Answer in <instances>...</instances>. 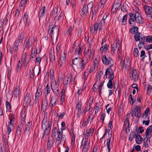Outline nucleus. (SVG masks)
I'll return each instance as SVG.
<instances>
[{
  "label": "nucleus",
  "mask_w": 152,
  "mask_h": 152,
  "mask_svg": "<svg viewBox=\"0 0 152 152\" xmlns=\"http://www.w3.org/2000/svg\"><path fill=\"white\" fill-rule=\"evenodd\" d=\"M47 116L45 115L42 123V129L44 130L43 137L47 136L49 133L51 129L52 122L49 121L47 124Z\"/></svg>",
  "instance_id": "1"
},
{
  "label": "nucleus",
  "mask_w": 152,
  "mask_h": 152,
  "mask_svg": "<svg viewBox=\"0 0 152 152\" xmlns=\"http://www.w3.org/2000/svg\"><path fill=\"white\" fill-rule=\"evenodd\" d=\"M36 40V38L34 37L26 38L24 41L23 45V52H29L30 48L34 43Z\"/></svg>",
  "instance_id": "2"
},
{
  "label": "nucleus",
  "mask_w": 152,
  "mask_h": 152,
  "mask_svg": "<svg viewBox=\"0 0 152 152\" xmlns=\"http://www.w3.org/2000/svg\"><path fill=\"white\" fill-rule=\"evenodd\" d=\"M51 25L50 24L48 28V34L50 35L51 39H53L55 36H57L59 33V28L58 25H55L53 26L50 27Z\"/></svg>",
  "instance_id": "3"
},
{
  "label": "nucleus",
  "mask_w": 152,
  "mask_h": 152,
  "mask_svg": "<svg viewBox=\"0 0 152 152\" xmlns=\"http://www.w3.org/2000/svg\"><path fill=\"white\" fill-rule=\"evenodd\" d=\"M132 109L131 113V115L132 117L136 116L137 118L140 117L141 116V108L139 106H135Z\"/></svg>",
  "instance_id": "4"
},
{
  "label": "nucleus",
  "mask_w": 152,
  "mask_h": 152,
  "mask_svg": "<svg viewBox=\"0 0 152 152\" xmlns=\"http://www.w3.org/2000/svg\"><path fill=\"white\" fill-rule=\"evenodd\" d=\"M113 78H108L109 80L107 84V86L108 88L110 89H112L113 87V90L116 91L118 89V85L116 83V81H114L113 83L112 80Z\"/></svg>",
  "instance_id": "5"
},
{
  "label": "nucleus",
  "mask_w": 152,
  "mask_h": 152,
  "mask_svg": "<svg viewBox=\"0 0 152 152\" xmlns=\"http://www.w3.org/2000/svg\"><path fill=\"white\" fill-rule=\"evenodd\" d=\"M63 132L59 131L57 134V137L56 139V144L57 146H58L61 142H65L66 140L65 137L62 135Z\"/></svg>",
  "instance_id": "6"
},
{
  "label": "nucleus",
  "mask_w": 152,
  "mask_h": 152,
  "mask_svg": "<svg viewBox=\"0 0 152 152\" xmlns=\"http://www.w3.org/2000/svg\"><path fill=\"white\" fill-rule=\"evenodd\" d=\"M50 86L53 92L57 95L59 90L58 86L57 84L56 80L50 81Z\"/></svg>",
  "instance_id": "7"
},
{
  "label": "nucleus",
  "mask_w": 152,
  "mask_h": 152,
  "mask_svg": "<svg viewBox=\"0 0 152 152\" xmlns=\"http://www.w3.org/2000/svg\"><path fill=\"white\" fill-rule=\"evenodd\" d=\"M92 5L93 4L92 3H90L88 4L87 7L86 5L84 4L81 10L80 15L82 17H85L88 12V6H92Z\"/></svg>",
  "instance_id": "8"
},
{
  "label": "nucleus",
  "mask_w": 152,
  "mask_h": 152,
  "mask_svg": "<svg viewBox=\"0 0 152 152\" xmlns=\"http://www.w3.org/2000/svg\"><path fill=\"white\" fill-rule=\"evenodd\" d=\"M109 75L108 78H114V73L112 69L110 68H107L105 72V74L103 78L104 79L107 78V75Z\"/></svg>",
  "instance_id": "9"
},
{
  "label": "nucleus",
  "mask_w": 152,
  "mask_h": 152,
  "mask_svg": "<svg viewBox=\"0 0 152 152\" xmlns=\"http://www.w3.org/2000/svg\"><path fill=\"white\" fill-rule=\"evenodd\" d=\"M129 19L128 22L130 25L134 26L135 24L136 17L135 13L134 14L132 12H130L129 14Z\"/></svg>",
  "instance_id": "10"
},
{
  "label": "nucleus",
  "mask_w": 152,
  "mask_h": 152,
  "mask_svg": "<svg viewBox=\"0 0 152 152\" xmlns=\"http://www.w3.org/2000/svg\"><path fill=\"white\" fill-rule=\"evenodd\" d=\"M121 40H116L111 45V47H113V48H114L116 49H118V51H119V53H120V50L121 48Z\"/></svg>",
  "instance_id": "11"
},
{
  "label": "nucleus",
  "mask_w": 152,
  "mask_h": 152,
  "mask_svg": "<svg viewBox=\"0 0 152 152\" xmlns=\"http://www.w3.org/2000/svg\"><path fill=\"white\" fill-rule=\"evenodd\" d=\"M41 50V49L39 47L36 48H33L31 53V57H33L34 56L39 57L40 56L39 54L40 53Z\"/></svg>",
  "instance_id": "12"
},
{
  "label": "nucleus",
  "mask_w": 152,
  "mask_h": 152,
  "mask_svg": "<svg viewBox=\"0 0 152 152\" xmlns=\"http://www.w3.org/2000/svg\"><path fill=\"white\" fill-rule=\"evenodd\" d=\"M145 14L148 15H149L151 18L152 17V7L148 5H145L143 7Z\"/></svg>",
  "instance_id": "13"
},
{
  "label": "nucleus",
  "mask_w": 152,
  "mask_h": 152,
  "mask_svg": "<svg viewBox=\"0 0 152 152\" xmlns=\"http://www.w3.org/2000/svg\"><path fill=\"white\" fill-rule=\"evenodd\" d=\"M19 43L17 41H15L14 42V46L13 48V50L14 51V57H16L18 56L19 53L18 45Z\"/></svg>",
  "instance_id": "14"
},
{
  "label": "nucleus",
  "mask_w": 152,
  "mask_h": 152,
  "mask_svg": "<svg viewBox=\"0 0 152 152\" xmlns=\"http://www.w3.org/2000/svg\"><path fill=\"white\" fill-rule=\"evenodd\" d=\"M102 60L103 64H104L113 65V61L111 58H102Z\"/></svg>",
  "instance_id": "15"
},
{
  "label": "nucleus",
  "mask_w": 152,
  "mask_h": 152,
  "mask_svg": "<svg viewBox=\"0 0 152 152\" xmlns=\"http://www.w3.org/2000/svg\"><path fill=\"white\" fill-rule=\"evenodd\" d=\"M58 99L57 96H52L51 97L50 103L49 104V106L51 107V108L52 109L53 106L56 105V103L58 101Z\"/></svg>",
  "instance_id": "16"
},
{
  "label": "nucleus",
  "mask_w": 152,
  "mask_h": 152,
  "mask_svg": "<svg viewBox=\"0 0 152 152\" xmlns=\"http://www.w3.org/2000/svg\"><path fill=\"white\" fill-rule=\"evenodd\" d=\"M102 105L103 104L100 102L95 104L94 106L95 114H96L100 111L101 109H102Z\"/></svg>",
  "instance_id": "17"
},
{
  "label": "nucleus",
  "mask_w": 152,
  "mask_h": 152,
  "mask_svg": "<svg viewBox=\"0 0 152 152\" xmlns=\"http://www.w3.org/2000/svg\"><path fill=\"white\" fill-rule=\"evenodd\" d=\"M13 95L15 97H19L20 93V88L19 86H17L15 87L13 91Z\"/></svg>",
  "instance_id": "18"
},
{
  "label": "nucleus",
  "mask_w": 152,
  "mask_h": 152,
  "mask_svg": "<svg viewBox=\"0 0 152 152\" xmlns=\"http://www.w3.org/2000/svg\"><path fill=\"white\" fill-rule=\"evenodd\" d=\"M48 102L47 98H45V100L43 101L41 104V110L43 112H45L47 108Z\"/></svg>",
  "instance_id": "19"
},
{
  "label": "nucleus",
  "mask_w": 152,
  "mask_h": 152,
  "mask_svg": "<svg viewBox=\"0 0 152 152\" xmlns=\"http://www.w3.org/2000/svg\"><path fill=\"white\" fill-rule=\"evenodd\" d=\"M135 16H136L135 21L138 23L139 24H142L143 23V22L142 20V17L141 15L139 12H135Z\"/></svg>",
  "instance_id": "20"
},
{
  "label": "nucleus",
  "mask_w": 152,
  "mask_h": 152,
  "mask_svg": "<svg viewBox=\"0 0 152 152\" xmlns=\"http://www.w3.org/2000/svg\"><path fill=\"white\" fill-rule=\"evenodd\" d=\"M146 137H151L152 136V125L148 126L145 131Z\"/></svg>",
  "instance_id": "21"
},
{
  "label": "nucleus",
  "mask_w": 152,
  "mask_h": 152,
  "mask_svg": "<svg viewBox=\"0 0 152 152\" xmlns=\"http://www.w3.org/2000/svg\"><path fill=\"white\" fill-rule=\"evenodd\" d=\"M58 7L56 6L54 7L52 11V13L50 14V16L53 18H55L58 15Z\"/></svg>",
  "instance_id": "22"
},
{
  "label": "nucleus",
  "mask_w": 152,
  "mask_h": 152,
  "mask_svg": "<svg viewBox=\"0 0 152 152\" xmlns=\"http://www.w3.org/2000/svg\"><path fill=\"white\" fill-rule=\"evenodd\" d=\"M31 98L30 94L29 93H27L24 97V102L27 104H29L31 101Z\"/></svg>",
  "instance_id": "23"
},
{
  "label": "nucleus",
  "mask_w": 152,
  "mask_h": 152,
  "mask_svg": "<svg viewBox=\"0 0 152 152\" xmlns=\"http://www.w3.org/2000/svg\"><path fill=\"white\" fill-rule=\"evenodd\" d=\"M60 131L59 130H58L56 126H55V125L53 126V128L52 130V136L53 137H55L57 134H58V132Z\"/></svg>",
  "instance_id": "24"
},
{
  "label": "nucleus",
  "mask_w": 152,
  "mask_h": 152,
  "mask_svg": "<svg viewBox=\"0 0 152 152\" xmlns=\"http://www.w3.org/2000/svg\"><path fill=\"white\" fill-rule=\"evenodd\" d=\"M45 6H44L42 8H41L39 11V18L44 17L45 15Z\"/></svg>",
  "instance_id": "25"
},
{
  "label": "nucleus",
  "mask_w": 152,
  "mask_h": 152,
  "mask_svg": "<svg viewBox=\"0 0 152 152\" xmlns=\"http://www.w3.org/2000/svg\"><path fill=\"white\" fill-rule=\"evenodd\" d=\"M108 134L109 138L107 140V145L108 152H110V144L112 135L111 133L109 134V132H108Z\"/></svg>",
  "instance_id": "26"
},
{
  "label": "nucleus",
  "mask_w": 152,
  "mask_h": 152,
  "mask_svg": "<svg viewBox=\"0 0 152 152\" xmlns=\"http://www.w3.org/2000/svg\"><path fill=\"white\" fill-rule=\"evenodd\" d=\"M51 90L48 84L46 85V87L44 89V94H45V97H47L48 94H50Z\"/></svg>",
  "instance_id": "27"
},
{
  "label": "nucleus",
  "mask_w": 152,
  "mask_h": 152,
  "mask_svg": "<svg viewBox=\"0 0 152 152\" xmlns=\"http://www.w3.org/2000/svg\"><path fill=\"white\" fill-rule=\"evenodd\" d=\"M15 115L13 114H12L9 117L10 122L9 123L8 125L13 126L15 122Z\"/></svg>",
  "instance_id": "28"
},
{
  "label": "nucleus",
  "mask_w": 152,
  "mask_h": 152,
  "mask_svg": "<svg viewBox=\"0 0 152 152\" xmlns=\"http://www.w3.org/2000/svg\"><path fill=\"white\" fill-rule=\"evenodd\" d=\"M23 113L24 114H23V113H21V118L20 119V124L18 125L20 126H21L23 127L25 123V118L26 115L24 112Z\"/></svg>",
  "instance_id": "29"
},
{
  "label": "nucleus",
  "mask_w": 152,
  "mask_h": 152,
  "mask_svg": "<svg viewBox=\"0 0 152 152\" xmlns=\"http://www.w3.org/2000/svg\"><path fill=\"white\" fill-rule=\"evenodd\" d=\"M132 77L135 81H137L138 80V75L136 72V69H133L132 73Z\"/></svg>",
  "instance_id": "30"
},
{
  "label": "nucleus",
  "mask_w": 152,
  "mask_h": 152,
  "mask_svg": "<svg viewBox=\"0 0 152 152\" xmlns=\"http://www.w3.org/2000/svg\"><path fill=\"white\" fill-rule=\"evenodd\" d=\"M102 78V75L101 74H99L98 75L96 76V81L94 85V87L95 85H97V86H99L100 83L101 79Z\"/></svg>",
  "instance_id": "31"
},
{
  "label": "nucleus",
  "mask_w": 152,
  "mask_h": 152,
  "mask_svg": "<svg viewBox=\"0 0 152 152\" xmlns=\"http://www.w3.org/2000/svg\"><path fill=\"white\" fill-rule=\"evenodd\" d=\"M31 125L32 123H31L30 122H28L25 125V129L24 131L25 133H28V132L30 130Z\"/></svg>",
  "instance_id": "32"
},
{
  "label": "nucleus",
  "mask_w": 152,
  "mask_h": 152,
  "mask_svg": "<svg viewBox=\"0 0 152 152\" xmlns=\"http://www.w3.org/2000/svg\"><path fill=\"white\" fill-rule=\"evenodd\" d=\"M53 144V140H49L48 142L47 146V149L48 150H50Z\"/></svg>",
  "instance_id": "33"
},
{
  "label": "nucleus",
  "mask_w": 152,
  "mask_h": 152,
  "mask_svg": "<svg viewBox=\"0 0 152 152\" xmlns=\"http://www.w3.org/2000/svg\"><path fill=\"white\" fill-rule=\"evenodd\" d=\"M94 131V129L92 128H89L88 130H87L86 134L85 135V138L87 137L88 139V137L90 136H92Z\"/></svg>",
  "instance_id": "34"
},
{
  "label": "nucleus",
  "mask_w": 152,
  "mask_h": 152,
  "mask_svg": "<svg viewBox=\"0 0 152 152\" xmlns=\"http://www.w3.org/2000/svg\"><path fill=\"white\" fill-rule=\"evenodd\" d=\"M93 6V5H92ZM91 11L92 12V17H91V19L92 20L93 19V18H95L96 15V13L97 12V8H96L95 7H94V9H93V6H91Z\"/></svg>",
  "instance_id": "35"
},
{
  "label": "nucleus",
  "mask_w": 152,
  "mask_h": 152,
  "mask_svg": "<svg viewBox=\"0 0 152 152\" xmlns=\"http://www.w3.org/2000/svg\"><path fill=\"white\" fill-rule=\"evenodd\" d=\"M24 36V33L23 32H22L19 34L18 39L16 40L15 41H17L19 43L22 42Z\"/></svg>",
  "instance_id": "36"
},
{
  "label": "nucleus",
  "mask_w": 152,
  "mask_h": 152,
  "mask_svg": "<svg viewBox=\"0 0 152 152\" xmlns=\"http://www.w3.org/2000/svg\"><path fill=\"white\" fill-rule=\"evenodd\" d=\"M120 4L118 3H114L112 6V10L113 12H116L120 7Z\"/></svg>",
  "instance_id": "37"
},
{
  "label": "nucleus",
  "mask_w": 152,
  "mask_h": 152,
  "mask_svg": "<svg viewBox=\"0 0 152 152\" xmlns=\"http://www.w3.org/2000/svg\"><path fill=\"white\" fill-rule=\"evenodd\" d=\"M94 29H96V31H97L98 29L99 30H102V26L99 23H94Z\"/></svg>",
  "instance_id": "38"
},
{
  "label": "nucleus",
  "mask_w": 152,
  "mask_h": 152,
  "mask_svg": "<svg viewBox=\"0 0 152 152\" xmlns=\"http://www.w3.org/2000/svg\"><path fill=\"white\" fill-rule=\"evenodd\" d=\"M138 28L137 26H134L132 28L130 31V32L132 34H136L138 32Z\"/></svg>",
  "instance_id": "39"
},
{
  "label": "nucleus",
  "mask_w": 152,
  "mask_h": 152,
  "mask_svg": "<svg viewBox=\"0 0 152 152\" xmlns=\"http://www.w3.org/2000/svg\"><path fill=\"white\" fill-rule=\"evenodd\" d=\"M23 126L18 125L16 129V134L19 136H20L21 134V132Z\"/></svg>",
  "instance_id": "40"
},
{
  "label": "nucleus",
  "mask_w": 152,
  "mask_h": 152,
  "mask_svg": "<svg viewBox=\"0 0 152 152\" xmlns=\"http://www.w3.org/2000/svg\"><path fill=\"white\" fill-rule=\"evenodd\" d=\"M137 134V133H135L134 132H131L129 137V140L131 141H132L134 138L136 137Z\"/></svg>",
  "instance_id": "41"
},
{
  "label": "nucleus",
  "mask_w": 152,
  "mask_h": 152,
  "mask_svg": "<svg viewBox=\"0 0 152 152\" xmlns=\"http://www.w3.org/2000/svg\"><path fill=\"white\" fill-rule=\"evenodd\" d=\"M74 26L71 25L69 27L67 31L66 34L68 35L69 36L71 37L72 35V32L74 28Z\"/></svg>",
  "instance_id": "42"
},
{
  "label": "nucleus",
  "mask_w": 152,
  "mask_h": 152,
  "mask_svg": "<svg viewBox=\"0 0 152 152\" xmlns=\"http://www.w3.org/2000/svg\"><path fill=\"white\" fill-rule=\"evenodd\" d=\"M28 18V13L26 12L25 13L24 17L23 18V21L25 24L26 25L27 23V21Z\"/></svg>",
  "instance_id": "43"
},
{
  "label": "nucleus",
  "mask_w": 152,
  "mask_h": 152,
  "mask_svg": "<svg viewBox=\"0 0 152 152\" xmlns=\"http://www.w3.org/2000/svg\"><path fill=\"white\" fill-rule=\"evenodd\" d=\"M88 139L87 137L86 138L84 137L83 138L81 142V147L89 145V143H88Z\"/></svg>",
  "instance_id": "44"
},
{
  "label": "nucleus",
  "mask_w": 152,
  "mask_h": 152,
  "mask_svg": "<svg viewBox=\"0 0 152 152\" xmlns=\"http://www.w3.org/2000/svg\"><path fill=\"white\" fill-rule=\"evenodd\" d=\"M87 62L86 60L83 59L80 63V68L81 70H82L85 68L86 64Z\"/></svg>",
  "instance_id": "45"
},
{
  "label": "nucleus",
  "mask_w": 152,
  "mask_h": 152,
  "mask_svg": "<svg viewBox=\"0 0 152 152\" xmlns=\"http://www.w3.org/2000/svg\"><path fill=\"white\" fill-rule=\"evenodd\" d=\"M135 138L137 144H140L142 143V138L140 135H137V134Z\"/></svg>",
  "instance_id": "46"
},
{
  "label": "nucleus",
  "mask_w": 152,
  "mask_h": 152,
  "mask_svg": "<svg viewBox=\"0 0 152 152\" xmlns=\"http://www.w3.org/2000/svg\"><path fill=\"white\" fill-rule=\"evenodd\" d=\"M50 77L51 79L50 81L55 80L54 76V71L53 69H50Z\"/></svg>",
  "instance_id": "47"
},
{
  "label": "nucleus",
  "mask_w": 152,
  "mask_h": 152,
  "mask_svg": "<svg viewBox=\"0 0 152 152\" xmlns=\"http://www.w3.org/2000/svg\"><path fill=\"white\" fill-rule=\"evenodd\" d=\"M109 48V46L107 44H105L103 46H102L100 48L99 50L101 53H103L104 51L107 50Z\"/></svg>",
  "instance_id": "48"
},
{
  "label": "nucleus",
  "mask_w": 152,
  "mask_h": 152,
  "mask_svg": "<svg viewBox=\"0 0 152 152\" xmlns=\"http://www.w3.org/2000/svg\"><path fill=\"white\" fill-rule=\"evenodd\" d=\"M77 111V113L76 114L77 118L80 119V117L82 115V114L83 111V109H80L77 110H76Z\"/></svg>",
  "instance_id": "49"
},
{
  "label": "nucleus",
  "mask_w": 152,
  "mask_h": 152,
  "mask_svg": "<svg viewBox=\"0 0 152 152\" xmlns=\"http://www.w3.org/2000/svg\"><path fill=\"white\" fill-rule=\"evenodd\" d=\"M82 48L81 47L79 46L78 49H77L75 51V55L77 56H79L81 53Z\"/></svg>",
  "instance_id": "50"
},
{
  "label": "nucleus",
  "mask_w": 152,
  "mask_h": 152,
  "mask_svg": "<svg viewBox=\"0 0 152 152\" xmlns=\"http://www.w3.org/2000/svg\"><path fill=\"white\" fill-rule=\"evenodd\" d=\"M27 0H22L20 3V9H24L25 5H26Z\"/></svg>",
  "instance_id": "51"
},
{
  "label": "nucleus",
  "mask_w": 152,
  "mask_h": 152,
  "mask_svg": "<svg viewBox=\"0 0 152 152\" xmlns=\"http://www.w3.org/2000/svg\"><path fill=\"white\" fill-rule=\"evenodd\" d=\"M66 113L64 112L62 113H56V116L58 118V120L62 118L65 115Z\"/></svg>",
  "instance_id": "52"
},
{
  "label": "nucleus",
  "mask_w": 152,
  "mask_h": 152,
  "mask_svg": "<svg viewBox=\"0 0 152 152\" xmlns=\"http://www.w3.org/2000/svg\"><path fill=\"white\" fill-rule=\"evenodd\" d=\"M141 34L140 33L137 32L134 35V38L135 41L136 42L139 41L140 39Z\"/></svg>",
  "instance_id": "53"
},
{
  "label": "nucleus",
  "mask_w": 152,
  "mask_h": 152,
  "mask_svg": "<svg viewBox=\"0 0 152 152\" xmlns=\"http://www.w3.org/2000/svg\"><path fill=\"white\" fill-rule=\"evenodd\" d=\"M22 66V65L20 61H19L17 65L16 71L17 72L20 71Z\"/></svg>",
  "instance_id": "54"
},
{
  "label": "nucleus",
  "mask_w": 152,
  "mask_h": 152,
  "mask_svg": "<svg viewBox=\"0 0 152 152\" xmlns=\"http://www.w3.org/2000/svg\"><path fill=\"white\" fill-rule=\"evenodd\" d=\"M105 3V0H101L100 3L98 4L99 7L101 9L103 8Z\"/></svg>",
  "instance_id": "55"
},
{
  "label": "nucleus",
  "mask_w": 152,
  "mask_h": 152,
  "mask_svg": "<svg viewBox=\"0 0 152 152\" xmlns=\"http://www.w3.org/2000/svg\"><path fill=\"white\" fill-rule=\"evenodd\" d=\"M97 66L93 64L92 66H91L90 69L89 71V73H91L92 72L96 70H97Z\"/></svg>",
  "instance_id": "56"
},
{
  "label": "nucleus",
  "mask_w": 152,
  "mask_h": 152,
  "mask_svg": "<svg viewBox=\"0 0 152 152\" xmlns=\"http://www.w3.org/2000/svg\"><path fill=\"white\" fill-rule=\"evenodd\" d=\"M93 97L91 96L89 99L88 102V103L87 104V106H88L89 107L91 106L92 103L93 102Z\"/></svg>",
  "instance_id": "57"
},
{
  "label": "nucleus",
  "mask_w": 152,
  "mask_h": 152,
  "mask_svg": "<svg viewBox=\"0 0 152 152\" xmlns=\"http://www.w3.org/2000/svg\"><path fill=\"white\" fill-rule=\"evenodd\" d=\"M127 17V14H126L124 16H123L121 21L122 24L123 25H125L126 23Z\"/></svg>",
  "instance_id": "58"
},
{
  "label": "nucleus",
  "mask_w": 152,
  "mask_h": 152,
  "mask_svg": "<svg viewBox=\"0 0 152 152\" xmlns=\"http://www.w3.org/2000/svg\"><path fill=\"white\" fill-rule=\"evenodd\" d=\"M66 60V58H60L59 63L61 66L63 65V64L65 62Z\"/></svg>",
  "instance_id": "59"
},
{
  "label": "nucleus",
  "mask_w": 152,
  "mask_h": 152,
  "mask_svg": "<svg viewBox=\"0 0 152 152\" xmlns=\"http://www.w3.org/2000/svg\"><path fill=\"white\" fill-rule=\"evenodd\" d=\"M148 138L145 137L144 139V146L145 148H148Z\"/></svg>",
  "instance_id": "60"
},
{
  "label": "nucleus",
  "mask_w": 152,
  "mask_h": 152,
  "mask_svg": "<svg viewBox=\"0 0 152 152\" xmlns=\"http://www.w3.org/2000/svg\"><path fill=\"white\" fill-rule=\"evenodd\" d=\"M90 146L89 145L82 147V152H87Z\"/></svg>",
  "instance_id": "61"
},
{
  "label": "nucleus",
  "mask_w": 152,
  "mask_h": 152,
  "mask_svg": "<svg viewBox=\"0 0 152 152\" xmlns=\"http://www.w3.org/2000/svg\"><path fill=\"white\" fill-rule=\"evenodd\" d=\"M146 41L147 42H152V36H148L146 37Z\"/></svg>",
  "instance_id": "62"
},
{
  "label": "nucleus",
  "mask_w": 152,
  "mask_h": 152,
  "mask_svg": "<svg viewBox=\"0 0 152 152\" xmlns=\"http://www.w3.org/2000/svg\"><path fill=\"white\" fill-rule=\"evenodd\" d=\"M139 53L137 48H135L134 49L133 52L134 56L135 57H137L138 56Z\"/></svg>",
  "instance_id": "63"
},
{
  "label": "nucleus",
  "mask_w": 152,
  "mask_h": 152,
  "mask_svg": "<svg viewBox=\"0 0 152 152\" xmlns=\"http://www.w3.org/2000/svg\"><path fill=\"white\" fill-rule=\"evenodd\" d=\"M94 115L91 113L88 116V122L90 121H92L94 119Z\"/></svg>",
  "instance_id": "64"
}]
</instances>
